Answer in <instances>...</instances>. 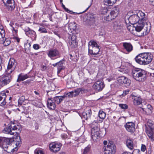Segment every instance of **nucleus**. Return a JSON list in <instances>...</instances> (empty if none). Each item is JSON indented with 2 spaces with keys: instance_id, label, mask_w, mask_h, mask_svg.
<instances>
[{
  "instance_id": "1",
  "label": "nucleus",
  "mask_w": 154,
  "mask_h": 154,
  "mask_svg": "<svg viewBox=\"0 0 154 154\" xmlns=\"http://www.w3.org/2000/svg\"><path fill=\"white\" fill-rule=\"evenodd\" d=\"M128 20L129 23L133 25L137 23H142L144 21V13L139 11L138 14L130 16Z\"/></svg>"
},
{
  "instance_id": "2",
  "label": "nucleus",
  "mask_w": 154,
  "mask_h": 154,
  "mask_svg": "<svg viewBox=\"0 0 154 154\" xmlns=\"http://www.w3.org/2000/svg\"><path fill=\"white\" fill-rule=\"evenodd\" d=\"M146 132L149 138L152 141L154 140L153 135L154 132V123L151 120L146 119L145 120Z\"/></svg>"
},
{
  "instance_id": "3",
  "label": "nucleus",
  "mask_w": 154,
  "mask_h": 154,
  "mask_svg": "<svg viewBox=\"0 0 154 154\" xmlns=\"http://www.w3.org/2000/svg\"><path fill=\"white\" fill-rule=\"evenodd\" d=\"M88 53L91 55H95L98 54L100 51L99 46L97 43L93 40L88 43Z\"/></svg>"
},
{
  "instance_id": "4",
  "label": "nucleus",
  "mask_w": 154,
  "mask_h": 154,
  "mask_svg": "<svg viewBox=\"0 0 154 154\" xmlns=\"http://www.w3.org/2000/svg\"><path fill=\"white\" fill-rule=\"evenodd\" d=\"M14 125V124H13L8 127L5 128L3 131V132L6 134L13 135H14L15 133L17 134L20 132V128H18L15 125Z\"/></svg>"
},
{
  "instance_id": "5",
  "label": "nucleus",
  "mask_w": 154,
  "mask_h": 154,
  "mask_svg": "<svg viewBox=\"0 0 154 154\" xmlns=\"http://www.w3.org/2000/svg\"><path fill=\"white\" fill-rule=\"evenodd\" d=\"M103 149L105 154H115L116 152V146L112 141H109L107 146Z\"/></svg>"
},
{
  "instance_id": "6",
  "label": "nucleus",
  "mask_w": 154,
  "mask_h": 154,
  "mask_svg": "<svg viewBox=\"0 0 154 154\" xmlns=\"http://www.w3.org/2000/svg\"><path fill=\"white\" fill-rule=\"evenodd\" d=\"M132 75L133 78L138 81L143 82L144 81V77H143V74L140 72L138 69H135L132 70Z\"/></svg>"
},
{
  "instance_id": "7",
  "label": "nucleus",
  "mask_w": 154,
  "mask_h": 154,
  "mask_svg": "<svg viewBox=\"0 0 154 154\" xmlns=\"http://www.w3.org/2000/svg\"><path fill=\"white\" fill-rule=\"evenodd\" d=\"M17 62L13 58H11L8 63L7 68L6 70L8 73H11L16 68Z\"/></svg>"
},
{
  "instance_id": "8",
  "label": "nucleus",
  "mask_w": 154,
  "mask_h": 154,
  "mask_svg": "<svg viewBox=\"0 0 154 154\" xmlns=\"http://www.w3.org/2000/svg\"><path fill=\"white\" fill-rule=\"evenodd\" d=\"M2 78L0 85L4 86L8 84L11 80V73H8L6 72Z\"/></svg>"
},
{
  "instance_id": "9",
  "label": "nucleus",
  "mask_w": 154,
  "mask_h": 154,
  "mask_svg": "<svg viewBox=\"0 0 154 154\" xmlns=\"http://www.w3.org/2000/svg\"><path fill=\"white\" fill-rule=\"evenodd\" d=\"M100 129L97 126L93 127L91 130V137L93 141H97L98 138L99 137Z\"/></svg>"
},
{
  "instance_id": "10",
  "label": "nucleus",
  "mask_w": 154,
  "mask_h": 154,
  "mask_svg": "<svg viewBox=\"0 0 154 154\" xmlns=\"http://www.w3.org/2000/svg\"><path fill=\"white\" fill-rule=\"evenodd\" d=\"M105 85L104 83L100 81L96 82L93 86V88L96 91H101L104 88Z\"/></svg>"
},
{
  "instance_id": "11",
  "label": "nucleus",
  "mask_w": 154,
  "mask_h": 154,
  "mask_svg": "<svg viewBox=\"0 0 154 154\" xmlns=\"http://www.w3.org/2000/svg\"><path fill=\"white\" fill-rule=\"evenodd\" d=\"M76 37L75 35L71 36L69 35L68 37V41L69 45L72 48H75L77 45V42L76 41Z\"/></svg>"
},
{
  "instance_id": "12",
  "label": "nucleus",
  "mask_w": 154,
  "mask_h": 154,
  "mask_svg": "<svg viewBox=\"0 0 154 154\" xmlns=\"http://www.w3.org/2000/svg\"><path fill=\"white\" fill-rule=\"evenodd\" d=\"M4 140H2L0 144V147L2 148L5 151H7V149L9 145L11 144L10 139L4 137Z\"/></svg>"
},
{
  "instance_id": "13",
  "label": "nucleus",
  "mask_w": 154,
  "mask_h": 154,
  "mask_svg": "<svg viewBox=\"0 0 154 154\" xmlns=\"http://www.w3.org/2000/svg\"><path fill=\"white\" fill-rule=\"evenodd\" d=\"M47 55L51 59L55 57H60V53L56 49H51L48 52Z\"/></svg>"
},
{
  "instance_id": "14",
  "label": "nucleus",
  "mask_w": 154,
  "mask_h": 154,
  "mask_svg": "<svg viewBox=\"0 0 154 154\" xmlns=\"http://www.w3.org/2000/svg\"><path fill=\"white\" fill-rule=\"evenodd\" d=\"M117 81L119 83L122 84H124L126 86H129L131 83V81L124 76L119 77Z\"/></svg>"
},
{
  "instance_id": "15",
  "label": "nucleus",
  "mask_w": 154,
  "mask_h": 154,
  "mask_svg": "<svg viewBox=\"0 0 154 154\" xmlns=\"http://www.w3.org/2000/svg\"><path fill=\"white\" fill-rule=\"evenodd\" d=\"M61 146L62 145L61 143L54 142L50 143L49 147L51 150L53 152H56L60 150Z\"/></svg>"
},
{
  "instance_id": "16",
  "label": "nucleus",
  "mask_w": 154,
  "mask_h": 154,
  "mask_svg": "<svg viewBox=\"0 0 154 154\" xmlns=\"http://www.w3.org/2000/svg\"><path fill=\"white\" fill-rule=\"evenodd\" d=\"M135 125L132 122H127L124 125L126 130L128 132L133 133L135 131Z\"/></svg>"
},
{
  "instance_id": "17",
  "label": "nucleus",
  "mask_w": 154,
  "mask_h": 154,
  "mask_svg": "<svg viewBox=\"0 0 154 154\" xmlns=\"http://www.w3.org/2000/svg\"><path fill=\"white\" fill-rule=\"evenodd\" d=\"M65 60H62L57 63L52 64V66L54 67H57L58 74L60 73L62 70L65 69V67L63 66Z\"/></svg>"
},
{
  "instance_id": "18",
  "label": "nucleus",
  "mask_w": 154,
  "mask_h": 154,
  "mask_svg": "<svg viewBox=\"0 0 154 154\" xmlns=\"http://www.w3.org/2000/svg\"><path fill=\"white\" fill-rule=\"evenodd\" d=\"M135 60L140 64H143L144 61V53H140L137 55L135 57Z\"/></svg>"
},
{
  "instance_id": "19",
  "label": "nucleus",
  "mask_w": 154,
  "mask_h": 154,
  "mask_svg": "<svg viewBox=\"0 0 154 154\" xmlns=\"http://www.w3.org/2000/svg\"><path fill=\"white\" fill-rule=\"evenodd\" d=\"M132 99H133V102L134 105L137 106L141 104L142 99L141 98L139 97L132 95Z\"/></svg>"
},
{
  "instance_id": "20",
  "label": "nucleus",
  "mask_w": 154,
  "mask_h": 154,
  "mask_svg": "<svg viewBox=\"0 0 154 154\" xmlns=\"http://www.w3.org/2000/svg\"><path fill=\"white\" fill-rule=\"evenodd\" d=\"M6 95L4 92H2L0 94V106H3L6 104L5 101Z\"/></svg>"
},
{
  "instance_id": "21",
  "label": "nucleus",
  "mask_w": 154,
  "mask_h": 154,
  "mask_svg": "<svg viewBox=\"0 0 154 154\" xmlns=\"http://www.w3.org/2000/svg\"><path fill=\"white\" fill-rule=\"evenodd\" d=\"M145 65L150 63L152 59V55L150 53H145Z\"/></svg>"
},
{
  "instance_id": "22",
  "label": "nucleus",
  "mask_w": 154,
  "mask_h": 154,
  "mask_svg": "<svg viewBox=\"0 0 154 154\" xmlns=\"http://www.w3.org/2000/svg\"><path fill=\"white\" fill-rule=\"evenodd\" d=\"M47 106L51 109H55L56 106L54 102L51 98H49L47 101Z\"/></svg>"
},
{
  "instance_id": "23",
  "label": "nucleus",
  "mask_w": 154,
  "mask_h": 154,
  "mask_svg": "<svg viewBox=\"0 0 154 154\" xmlns=\"http://www.w3.org/2000/svg\"><path fill=\"white\" fill-rule=\"evenodd\" d=\"M68 26L69 31L73 34H75L77 28L76 24L74 23H71L69 24Z\"/></svg>"
},
{
  "instance_id": "24",
  "label": "nucleus",
  "mask_w": 154,
  "mask_h": 154,
  "mask_svg": "<svg viewBox=\"0 0 154 154\" xmlns=\"http://www.w3.org/2000/svg\"><path fill=\"white\" fill-rule=\"evenodd\" d=\"M119 12V6L117 5L113 7L112 10L110 12V13L111 15L116 18L118 15Z\"/></svg>"
},
{
  "instance_id": "25",
  "label": "nucleus",
  "mask_w": 154,
  "mask_h": 154,
  "mask_svg": "<svg viewBox=\"0 0 154 154\" xmlns=\"http://www.w3.org/2000/svg\"><path fill=\"white\" fill-rule=\"evenodd\" d=\"M91 115V109H89L86 110L85 112H82V117L85 119L87 120L90 118Z\"/></svg>"
},
{
  "instance_id": "26",
  "label": "nucleus",
  "mask_w": 154,
  "mask_h": 154,
  "mask_svg": "<svg viewBox=\"0 0 154 154\" xmlns=\"http://www.w3.org/2000/svg\"><path fill=\"white\" fill-rule=\"evenodd\" d=\"M29 77V75L27 74H23L21 73L18 75L17 82L23 81Z\"/></svg>"
},
{
  "instance_id": "27",
  "label": "nucleus",
  "mask_w": 154,
  "mask_h": 154,
  "mask_svg": "<svg viewBox=\"0 0 154 154\" xmlns=\"http://www.w3.org/2000/svg\"><path fill=\"white\" fill-rule=\"evenodd\" d=\"M123 46L124 48L128 52H131L132 50V46L130 43H123Z\"/></svg>"
},
{
  "instance_id": "28",
  "label": "nucleus",
  "mask_w": 154,
  "mask_h": 154,
  "mask_svg": "<svg viewBox=\"0 0 154 154\" xmlns=\"http://www.w3.org/2000/svg\"><path fill=\"white\" fill-rule=\"evenodd\" d=\"M94 21V15L91 14H89L87 17L86 20L87 22L89 25L92 24Z\"/></svg>"
},
{
  "instance_id": "29",
  "label": "nucleus",
  "mask_w": 154,
  "mask_h": 154,
  "mask_svg": "<svg viewBox=\"0 0 154 154\" xmlns=\"http://www.w3.org/2000/svg\"><path fill=\"white\" fill-rule=\"evenodd\" d=\"M26 35L28 37L31 38L32 40H35L36 38V35L35 32L34 31L31 30L29 31V32H28Z\"/></svg>"
},
{
  "instance_id": "30",
  "label": "nucleus",
  "mask_w": 154,
  "mask_h": 154,
  "mask_svg": "<svg viewBox=\"0 0 154 154\" xmlns=\"http://www.w3.org/2000/svg\"><path fill=\"white\" fill-rule=\"evenodd\" d=\"M144 21H143V23H138L136 26H134V29L138 32H139L141 31L144 26Z\"/></svg>"
},
{
  "instance_id": "31",
  "label": "nucleus",
  "mask_w": 154,
  "mask_h": 154,
  "mask_svg": "<svg viewBox=\"0 0 154 154\" xmlns=\"http://www.w3.org/2000/svg\"><path fill=\"white\" fill-rule=\"evenodd\" d=\"M52 99L54 103L59 104L64 99L62 96H61L55 97H54V98H52Z\"/></svg>"
},
{
  "instance_id": "32",
  "label": "nucleus",
  "mask_w": 154,
  "mask_h": 154,
  "mask_svg": "<svg viewBox=\"0 0 154 154\" xmlns=\"http://www.w3.org/2000/svg\"><path fill=\"white\" fill-rule=\"evenodd\" d=\"M153 108L150 104L147 106V107L145 109V113L147 115H150L152 113Z\"/></svg>"
},
{
  "instance_id": "33",
  "label": "nucleus",
  "mask_w": 154,
  "mask_h": 154,
  "mask_svg": "<svg viewBox=\"0 0 154 154\" xmlns=\"http://www.w3.org/2000/svg\"><path fill=\"white\" fill-rule=\"evenodd\" d=\"M126 144L127 146L130 149L132 150L133 149L134 143L132 140L128 139L126 140Z\"/></svg>"
},
{
  "instance_id": "34",
  "label": "nucleus",
  "mask_w": 154,
  "mask_h": 154,
  "mask_svg": "<svg viewBox=\"0 0 154 154\" xmlns=\"http://www.w3.org/2000/svg\"><path fill=\"white\" fill-rule=\"evenodd\" d=\"M116 1L117 0H104V2L105 5L110 6L115 3Z\"/></svg>"
},
{
  "instance_id": "35",
  "label": "nucleus",
  "mask_w": 154,
  "mask_h": 154,
  "mask_svg": "<svg viewBox=\"0 0 154 154\" xmlns=\"http://www.w3.org/2000/svg\"><path fill=\"white\" fill-rule=\"evenodd\" d=\"M3 39V44L5 46H6L8 45H9L11 43V38H2Z\"/></svg>"
},
{
  "instance_id": "36",
  "label": "nucleus",
  "mask_w": 154,
  "mask_h": 154,
  "mask_svg": "<svg viewBox=\"0 0 154 154\" xmlns=\"http://www.w3.org/2000/svg\"><path fill=\"white\" fill-rule=\"evenodd\" d=\"M82 91L81 89L80 88H77L74 90L71 91L72 97H74L78 95L79 93Z\"/></svg>"
},
{
  "instance_id": "37",
  "label": "nucleus",
  "mask_w": 154,
  "mask_h": 154,
  "mask_svg": "<svg viewBox=\"0 0 154 154\" xmlns=\"http://www.w3.org/2000/svg\"><path fill=\"white\" fill-rule=\"evenodd\" d=\"M3 2L4 5L6 7L9 5V4H11V3H15L14 0H1Z\"/></svg>"
},
{
  "instance_id": "38",
  "label": "nucleus",
  "mask_w": 154,
  "mask_h": 154,
  "mask_svg": "<svg viewBox=\"0 0 154 154\" xmlns=\"http://www.w3.org/2000/svg\"><path fill=\"white\" fill-rule=\"evenodd\" d=\"M15 3H11V4L8 5L6 7L9 11H13L15 8Z\"/></svg>"
},
{
  "instance_id": "39",
  "label": "nucleus",
  "mask_w": 154,
  "mask_h": 154,
  "mask_svg": "<svg viewBox=\"0 0 154 154\" xmlns=\"http://www.w3.org/2000/svg\"><path fill=\"white\" fill-rule=\"evenodd\" d=\"M113 27L114 29H117L121 28V26L118 22L115 21L113 22Z\"/></svg>"
},
{
  "instance_id": "40",
  "label": "nucleus",
  "mask_w": 154,
  "mask_h": 154,
  "mask_svg": "<svg viewBox=\"0 0 154 154\" xmlns=\"http://www.w3.org/2000/svg\"><path fill=\"white\" fill-rule=\"evenodd\" d=\"M91 146L88 145L84 149L83 154H87L91 150Z\"/></svg>"
},
{
  "instance_id": "41",
  "label": "nucleus",
  "mask_w": 154,
  "mask_h": 154,
  "mask_svg": "<svg viewBox=\"0 0 154 154\" xmlns=\"http://www.w3.org/2000/svg\"><path fill=\"white\" fill-rule=\"evenodd\" d=\"M145 27L146 28V32L147 33L149 32L150 29L151 24L150 22H147L145 24Z\"/></svg>"
},
{
  "instance_id": "42",
  "label": "nucleus",
  "mask_w": 154,
  "mask_h": 154,
  "mask_svg": "<svg viewBox=\"0 0 154 154\" xmlns=\"http://www.w3.org/2000/svg\"><path fill=\"white\" fill-rule=\"evenodd\" d=\"M0 34L2 38H5V30L3 29L2 26H0Z\"/></svg>"
},
{
  "instance_id": "43",
  "label": "nucleus",
  "mask_w": 154,
  "mask_h": 154,
  "mask_svg": "<svg viewBox=\"0 0 154 154\" xmlns=\"http://www.w3.org/2000/svg\"><path fill=\"white\" fill-rule=\"evenodd\" d=\"M98 116L100 119H103L105 118L106 114L103 111H100Z\"/></svg>"
},
{
  "instance_id": "44",
  "label": "nucleus",
  "mask_w": 154,
  "mask_h": 154,
  "mask_svg": "<svg viewBox=\"0 0 154 154\" xmlns=\"http://www.w3.org/2000/svg\"><path fill=\"white\" fill-rule=\"evenodd\" d=\"M140 150L138 149H135L134 150L132 153L130 152H125L122 154H139Z\"/></svg>"
},
{
  "instance_id": "45",
  "label": "nucleus",
  "mask_w": 154,
  "mask_h": 154,
  "mask_svg": "<svg viewBox=\"0 0 154 154\" xmlns=\"http://www.w3.org/2000/svg\"><path fill=\"white\" fill-rule=\"evenodd\" d=\"M25 97L24 96H21L18 100V104L21 105L22 103L25 100Z\"/></svg>"
},
{
  "instance_id": "46",
  "label": "nucleus",
  "mask_w": 154,
  "mask_h": 154,
  "mask_svg": "<svg viewBox=\"0 0 154 154\" xmlns=\"http://www.w3.org/2000/svg\"><path fill=\"white\" fill-rule=\"evenodd\" d=\"M63 99H65L67 97H73L71 92L64 94V95L62 96Z\"/></svg>"
},
{
  "instance_id": "47",
  "label": "nucleus",
  "mask_w": 154,
  "mask_h": 154,
  "mask_svg": "<svg viewBox=\"0 0 154 154\" xmlns=\"http://www.w3.org/2000/svg\"><path fill=\"white\" fill-rule=\"evenodd\" d=\"M31 45L29 43H26L25 44V50L27 52L29 51Z\"/></svg>"
},
{
  "instance_id": "48",
  "label": "nucleus",
  "mask_w": 154,
  "mask_h": 154,
  "mask_svg": "<svg viewBox=\"0 0 154 154\" xmlns=\"http://www.w3.org/2000/svg\"><path fill=\"white\" fill-rule=\"evenodd\" d=\"M119 106L123 109H126L128 108V106L125 104H119Z\"/></svg>"
},
{
  "instance_id": "49",
  "label": "nucleus",
  "mask_w": 154,
  "mask_h": 154,
  "mask_svg": "<svg viewBox=\"0 0 154 154\" xmlns=\"http://www.w3.org/2000/svg\"><path fill=\"white\" fill-rule=\"evenodd\" d=\"M38 31L42 33H47V32L46 29L43 27H40Z\"/></svg>"
},
{
  "instance_id": "50",
  "label": "nucleus",
  "mask_w": 154,
  "mask_h": 154,
  "mask_svg": "<svg viewBox=\"0 0 154 154\" xmlns=\"http://www.w3.org/2000/svg\"><path fill=\"white\" fill-rule=\"evenodd\" d=\"M106 17L107 18V19L108 18L109 21H111L112 20L114 19L115 18L113 15H111V13H110V15H108Z\"/></svg>"
},
{
  "instance_id": "51",
  "label": "nucleus",
  "mask_w": 154,
  "mask_h": 154,
  "mask_svg": "<svg viewBox=\"0 0 154 154\" xmlns=\"http://www.w3.org/2000/svg\"><path fill=\"white\" fill-rule=\"evenodd\" d=\"M33 47L34 49L37 50L40 48V46L38 44H34L33 45Z\"/></svg>"
},
{
  "instance_id": "52",
  "label": "nucleus",
  "mask_w": 154,
  "mask_h": 154,
  "mask_svg": "<svg viewBox=\"0 0 154 154\" xmlns=\"http://www.w3.org/2000/svg\"><path fill=\"white\" fill-rule=\"evenodd\" d=\"M66 81L67 82V83L68 84H69L72 81V79L70 76L68 77L66 79Z\"/></svg>"
},
{
  "instance_id": "53",
  "label": "nucleus",
  "mask_w": 154,
  "mask_h": 154,
  "mask_svg": "<svg viewBox=\"0 0 154 154\" xmlns=\"http://www.w3.org/2000/svg\"><path fill=\"white\" fill-rule=\"evenodd\" d=\"M35 154H44L43 151L41 149L35 150Z\"/></svg>"
},
{
  "instance_id": "54",
  "label": "nucleus",
  "mask_w": 154,
  "mask_h": 154,
  "mask_svg": "<svg viewBox=\"0 0 154 154\" xmlns=\"http://www.w3.org/2000/svg\"><path fill=\"white\" fill-rule=\"evenodd\" d=\"M130 91V90L129 89H127L123 91V93L122 94V95L123 96H125L128 94Z\"/></svg>"
},
{
  "instance_id": "55",
  "label": "nucleus",
  "mask_w": 154,
  "mask_h": 154,
  "mask_svg": "<svg viewBox=\"0 0 154 154\" xmlns=\"http://www.w3.org/2000/svg\"><path fill=\"white\" fill-rule=\"evenodd\" d=\"M134 25H133L132 26H128L127 27V28L130 32H131L132 30H133L134 29Z\"/></svg>"
},
{
  "instance_id": "56",
  "label": "nucleus",
  "mask_w": 154,
  "mask_h": 154,
  "mask_svg": "<svg viewBox=\"0 0 154 154\" xmlns=\"http://www.w3.org/2000/svg\"><path fill=\"white\" fill-rule=\"evenodd\" d=\"M50 11V8L49 7L46 8H45V14H48Z\"/></svg>"
},
{
  "instance_id": "57",
  "label": "nucleus",
  "mask_w": 154,
  "mask_h": 154,
  "mask_svg": "<svg viewBox=\"0 0 154 154\" xmlns=\"http://www.w3.org/2000/svg\"><path fill=\"white\" fill-rule=\"evenodd\" d=\"M18 137L20 141H18L17 143H16V145L17 146V147L18 146H20V145L21 143V142L20 141V136L18 137Z\"/></svg>"
},
{
  "instance_id": "58",
  "label": "nucleus",
  "mask_w": 154,
  "mask_h": 154,
  "mask_svg": "<svg viewBox=\"0 0 154 154\" xmlns=\"http://www.w3.org/2000/svg\"><path fill=\"white\" fill-rule=\"evenodd\" d=\"M61 137L63 139H65L66 138H67L68 137L67 135L65 134H61Z\"/></svg>"
},
{
  "instance_id": "59",
  "label": "nucleus",
  "mask_w": 154,
  "mask_h": 154,
  "mask_svg": "<svg viewBox=\"0 0 154 154\" xmlns=\"http://www.w3.org/2000/svg\"><path fill=\"white\" fill-rule=\"evenodd\" d=\"M31 30L28 27H26L25 29V33L26 34H27V33L28 32H29L30 31H31Z\"/></svg>"
},
{
  "instance_id": "60",
  "label": "nucleus",
  "mask_w": 154,
  "mask_h": 154,
  "mask_svg": "<svg viewBox=\"0 0 154 154\" xmlns=\"http://www.w3.org/2000/svg\"><path fill=\"white\" fill-rule=\"evenodd\" d=\"M64 10H65L68 13H71V12H72L73 13H75L74 12H73L72 11H70L67 8H66L65 9H64Z\"/></svg>"
},
{
  "instance_id": "61",
  "label": "nucleus",
  "mask_w": 154,
  "mask_h": 154,
  "mask_svg": "<svg viewBox=\"0 0 154 154\" xmlns=\"http://www.w3.org/2000/svg\"><path fill=\"white\" fill-rule=\"evenodd\" d=\"M103 21L104 22H109V19H107V18L106 16H105L104 17Z\"/></svg>"
},
{
  "instance_id": "62",
  "label": "nucleus",
  "mask_w": 154,
  "mask_h": 154,
  "mask_svg": "<svg viewBox=\"0 0 154 154\" xmlns=\"http://www.w3.org/2000/svg\"><path fill=\"white\" fill-rule=\"evenodd\" d=\"M103 21L104 22H109V19H107V18L106 16H105L104 17Z\"/></svg>"
},
{
  "instance_id": "63",
  "label": "nucleus",
  "mask_w": 154,
  "mask_h": 154,
  "mask_svg": "<svg viewBox=\"0 0 154 154\" xmlns=\"http://www.w3.org/2000/svg\"><path fill=\"white\" fill-rule=\"evenodd\" d=\"M141 150L143 152H144V145L142 144L141 147Z\"/></svg>"
},
{
  "instance_id": "64",
  "label": "nucleus",
  "mask_w": 154,
  "mask_h": 154,
  "mask_svg": "<svg viewBox=\"0 0 154 154\" xmlns=\"http://www.w3.org/2000/svg\"><path fill=\"white\" fill-rule=\"evenodd\" d=\"M14 39L17 41L19 42H20V38L17 37H15Z\"/></svg>"
}]
</instances>
